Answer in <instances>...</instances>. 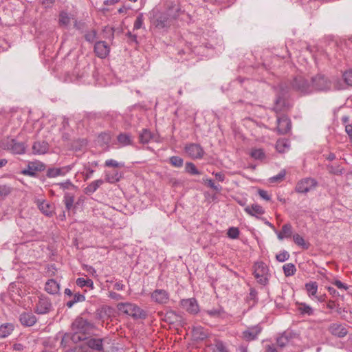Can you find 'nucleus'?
I'll list each match as a JSON object with an SVG mask.
<instances>
[{
	"label": "nucleus",
	"instance_id": "obj_1",
	"mask_svg": "<svg viewBox=\"0 0 352 352\" xmlns=\"http://www.w3.org/2000/svg\"><path fill=\"white\" fill-rule=\"evenodd\" d=\"M71 328L72 331L71 341L74 343H78L87 339V336L94 329V325L87 320L82 317H78L72 322Z\"/></svg>",
	"mask_w": 352,
	"mask_h": 352
},
{
	"label": "nucleus",
	"instance_id": "obj_2",
	"mask_svg": "<svg viewBox=\"0 0 352 352\" xmlns=\"http://www.w3.org/2000/svg\"><path fill=\"white\" fill-rule=\"evenodd\" d=\"M117 308L120 312L130 316L135 320L145 319L147 317L146 311L133 303L120 302L118 304Z\"/></svg>",
	"mask_w": 352,
	"mask_h": 352
},
{
	"label": "nucleus",
	"instance_id": "obj_3",
	"mask_svg": "<svg viewBox=\"0 0 352 352\" xmlns=\"http://www.w3.org/2000/svg\"><path fill=\"white\" fill-rule=\"evenodd\" d=\"M291 85L294 91L303 95L313 92L311 78L308 79L302 76H296L292 80Z\"/></svg>",
	"mask_w": 352,
	"mask_h": 352
},
{
	"label": "nucleus",
	"instance_id": "obj_4",
	"mask_svg": "<svg viewBox=\"0 0 352 352\" xmlns=\"http://www.w3.org/2000/svg\"><path fill=\"white\" fill-rule=\"evenodd\" d=\"M313 91H327L333 87L332 80L325 75L319 74L311 78Z\"/></svg>",
	"mask_w": 352,
	"mask_h": 352
},
{
	"label": "nucleus",
	"instance_id": "obj_5",
	"mask_svg": "<svg viewBox=\"0 0 352 352\" xmlns=\"http://www.w3.org/2000/svg\"><path fill=\"white\" fill-rule=\"evenodd\" d=\"M254 277L258 283L265 285L268 283V268L263 262H257L254 264Z\"/></svg>",
	"mask_w": 352,
	"mask_h": 352
},
{
	"label": "nucleus",
	"instance_id": "obj_6",
	"mask_svg": "<svg viewBox=\"0 0 352 352\" xmlns=\"http://www.w3.org/2000/svg\"><path fill=\"white\" fill-rule=\"evenodd\" d=\"M317 184L318 183L316 179L311 177H307L300 180L297 183L295 190L299 193H307L314 190L316 187Z\"/></svg>",
	"mask_w": 352,
	"mask_h": 352
},
{
	"label": "nucleus",
	"instance_id": "obj_7",
	"mask_svg": "<svg viewBox=\"0 0 352 352\" xmlns=\"http://www.w3.org/2000/svg\"><path fill=\"white\" fill-rule=\"evenodd\" d=\"M52 309V305L50 298L45 296H41L38 298L34 308V312L37 314H48Z\"/></svg>",
	"mask_w": 352,
	"mask_h": 352
},
{
	"label": "nucleus",
	"instance_id": "obj_8",
	"mask_svg": "<svg viewBox=\"0 0 352 352\" xmlns=\"http://www.w3.org/2000/svg\"><path fill=\"white\" fill-rule=\"evenodd\" d=\"M184 149L187 155L192 159H201L205 153L203 148L195 143L186 144Z\"/></svg>",
	"mask_w": 352,
	"mask_h": 352
},
{
	"label": "nucleus",
	"instance_id": "obj_9",
	"mask_svg": "<svg viewBox=\"0 0 352 352\" xmlns=\"http://www.w3.org/2000/svg\"><path fill=\"white\" fill-rule=\"evenodd\" d=\"M45 168V165L39 161L30 162L27 168L21 171V173L24 175L34 177L37 172L43 171Z\"/></svg>",
	"mask_w": 352,
	"mask_h": 352
},
{
	"label": "nucleus",
	"instance_id": "obj_10",
	"mask_svg": "<svg viewBox=\"0 0 352 352\" xmlns=\"http://www.w3.org/2000/svg\"><path fill=\"white\" fill-rule=\"evenodd\" d=\"M291 127V121L286 116H283L277 118L276 130L279 134L287 133L290 131Z\"/></svg>",
	"mask_w": 352,
	"mask_h": 352
},
{
	"label": "nucleus",
	"instance_id": "obj_11",
	"mask_svg": "<svg viewBox=\"0 0 352 352\" xmlns=\"http://www.w3.org/2000/svg\"><path fill=\"white\" fill-rule=\"evenodd\" d=\"M72 168L73 165H69L60 168H49L46 172V176L49 178H54L58 176H65L72 170Z\"/></svg>",
	"mask_w": 352,
	"mask_h": 352
},
{
	"label": "nucleus",
	"instance_id": "obj_12",
	"mask_svg": "<svg viewBox=\"0 0 352 352\" xmlns=\"http://www.w3.org/2000/svg\"><path fill=\"white\" fill-rule=\"evenodd\" d=\"M153 301L158 304H166L169 300V294L164 289H155L151 294Z\"/></svg>",
	"mask_w": 352,
	"mask_h": 352
},
{
	"label": "nucleus",
	"instance_id": "obj_13",
	"mask_svg": "<svg viewBox=\"0 0 352 352\" xmlns=\"http://www.w3.org/2000/svg\"><path fill=\"white\" fill-rule=\"evenodd\" d=\"M152 23L156 28L162 30L169 26V18L166 14L160 13L155 16Z\"/></svg>",
	"mask_w": 352,
	"mask_h": 352
},
{
	"label": "nucleus",
	"instance_id": "obj_14",
	"mask_svg": "<svg viewBox=\"0 0 352 352\" xmlns=\"http://www.w3.org/2000/svg\"><path fill=\"white\" fill-rule=\"evenodd\" d=\"M94 52L98 57L104 58L109 55L110 48L106 42L98 41L94 45Z\"/></svg>",
	"mask_w": 352,
	"mask_h": 352
},
{
	"label": "nucleus",
	"instance_id": "obj_15",
	"mask_svg": "<svg viewBox=\"0 0 352 352\" xmlns=\"http://www.w3.org/2000/svg\"><path fill=\"white\" fill-rule=\"evenodd\" d=\"M181 306L188 312L195 314L199 311V305L195 298L184 299L181 301Z\"/></svg>",
	"mask_w": 352,
	"mask_h": 352
},
{
	"label": "nucleus",
	"instance_id": "obj_16",
	"mask_svg": "<svg viewBox=\"0 0 352 352\" xmlns=\"http://www.w3.org/2000/svg\"><path fill=\"white\" fill-rule=\"evenodd\" d=\"M36 205L41 212L46 216H51L54 213V206L50 202L43 199H37Z\"/></svg>",
	"mask_w": 352,
	"mask_h": 352
},
{
	"label": "nucleus",
	"instance_id": "obj_17",
	"mask_svg": "<svg viewBox=\"0 0 352 352\" xmlns=\"http://www.w3.org/2000/svg\"><path fill=\"white\" fill-rule=\"evenodd\" d=\"M328 331L335 336L343 338L346 336L348 331L346 329L342 324L338 323H333L328 327Z\"/></svg>",
	"mask_w": 352,
	"mask_h": 352
},
{
	"label": "nucleus",
	"instance_id": "obj_18",
	"mask_svg": "<svg viewBox=\"0 0 352 352\" xmlns=\"http://www.w3.org/2000/svg\"><path fill=\"white\" fill-rule=\"evenodd\" d=\"M164 320L170 324L182 325L184 323L182 317L173 311H167L164 315Z\"/></svg>",
	"mask_w": 352,
	"mask_h": 352
},
{
	"label": "nucleus",
	"instance_id": "obj_19",
	"mask_svg": "<svg viewBox=\"0 0 352 352\" xmlns=\"http://www.w3.org/2000/svg\"><path fill=\"white\" fill-rule=\"evenodd\" d=\"M20 322L26 327L33 326L37 321L36 317L32 313H23L20 315Z\"/></svg>",
	"mask_w": 352,
	"mask_h": 352
},
{
	"label": "nucleus",
	"instance_id": "obj_20",
	"mask_svg": "<svg viewBox=\"0 0 352 352\" xmlns=\"http://www.w3.org/2000/svg\"><path fill=\"white\" fill-rule=\"evenodd\" d=\"M261 331V328L258 326L248 328L247 330L243 331V338L248 341L254 340L256 338Z\"/></svg>",
	"mask_w": 352,
	"mask_h": 352
},
{
	"label": "nucleus",
	"instance_id": "obj_21",
	"mask_svg": "<svg viewBox=\"0 0 352 352\" xmlns=\"http://www.w3.org/2000/svg\"><path fill=\"white\" fill-rule=\"evenodd\" d=\"M244 210L248 214L257 218L265 213L263 208L256 204L248 206Z\"/></svg>",
	"mask_w": 352,
	"mask_h": 352
},
{
	"label": "nucleus",
	"instance_id": "obj_22",
	"mask_svg": "<svg viewBox=\"0 0 352 352\" xmlns=\"http://www.w3.org/2000/svg\"><path fill=\"white\" fill-rule=\"evenodd\" d=\"M102 341L103 340L100 338H89L87 337V345L94 350H96L98 351H102Z\"/></svg>",
	"mask_w": 352,
	"mask_h": 352
},
{
	"label": "nucleus",
	"instance_id": "obj_23",
	"mask_svg": "<svg viewBox=\"0 0 352 352\" xmlns=\"http://www.w3.org/2000/svg\"><path fill=\"white\" fill-rule=\"evenodd\" d=\"M277 237L279 240H283L284 238H289L292 234V227L291 224L286 223L283 226L282 229L279 232H276Z\"/></svg>",
	"mask_w": 352,
	"mask_h": 352
},
{
	"label": "nucleus",
	"instance_id": "obj_24",
	"mask_svg": "<svg viewBox=\"0 0 352 352\" xmlns=\"http://www.w3.org/2000/svg\"><path fill=\"white\" fill-rule=\"evenodd\" d=\"M45 289L50 294H58L60 290L59 284L54 279H50L45 283Z\"/></svg>",
	"mask_w": 352,
	"mask_h": 352
},
{
	"label": "nucleus",
	"instance_id": "obj_25",
	"mask_svg": "<svg viewBox=\"0 0 352 352\" xmlns=\"http://www.w3.org/2000/svg\"><path fill=\"white\" fill-rule=\"evenodd\" d=\"M117 140L118 143L122 146L131 145L133 144V138L129 133H120L117 137Z\"/></svg>",
	"mask_w": 352,
	"mask_h": 352
},
{
	"label": "nucleus",
	"instance_id": "obj_26",
	"mask_svg": "<svg viewBox=\"0 0 352 352\" xmlns=\"http://www.w3.org/2000/svg\"><path fill=\"white\" fill-rule=\"evenodd\" d=\"M35 154H44L48 150V145L45 142H36L32 146Z\"/></svg>",
	"mask_w": 352,
	"mask_h": 352
},
{
	"label": "nucleus",
	"instance_id": "obj_27",
	"mask_svg": "<svg viewBox=\"0 0 352 352\" xmlns=\"http://www.w3.org/2000/svg\"><path fill=\"white\" fill-rule=\"evenodd\" d=\"M122 177V175L120 173H119L117 170L110 172V171H106L105 172V180L106 182L114 184L116 182H118L120 181V178Z\"/></svg>",
	"mask_w": 352,
	"mask_h": 352
},
{
	"label": "nucleus",
	"instance_id": "obj_28",
	"mask_svg": "<svg viewBox=\"0 0 352 352\" xmlns=\"http://www.w3.org/2000/svg\"><path fill=\"white\" fill-rule=\"evenodd\" d=\"M292 334L290 332H284L280 336H279L276 342L277 344L283 348L285 346L292 340Z\"/></svg>",
	"mask_w": 352,
	"mask_h": 352
},
{
	"label": "nucleus",
	"instance_id": "obj_29",
	"mask_svg": "<svg viewBox=\"0 0 352 352\" xmlns=\"http://www.w3.org/2000/svg\"><path fill=\"white\" fill-rule=\"evenodd\" d=\"M104 183L102 179H97L90 183L85 188V192L87 195L94 193Z\"/></svg>",
	"mask_w": 352,
	"mask_h": 352
},
{
	"label": "nucleus",
	"instance_id": "obj_30",
	"mask_svg": "<svg viewBox=\"0 0 352 352\" xmlns=\"http://www.w3.org/2000/svg\"><path fill=\"white\" fill-rule=\"evenodd\" d=\"M307 293L309 297L315 296L318 292V283L315 281L307 283L305 285Z\"/></svg>",
	"mask_w": 352,
	"mask_h": 352
},
{
	"label": "nucleus",
	"instance_id": "obj_31",
	"mask_svg": "<svg viewBox=\"0 0 352 352\" xmlns=\"http://www.w3.org/2000/svg\"><path fill=\"white\" fill-rule=\"evenodd\" d=\"M153 138L152 133L148 129H143L139 135L140 142L142 144H147Z\"/></svg>",
	"mask_w": 352,
	"mask_h": 352
},
{
	"label": "nucleus",
	"instance_id": "obj_32",
	"mask_svg": "<svg viewBox=\"0 0 352 352\" xmlns=\"http://www.w3.org/2000/svg\"><path fill=\"white\" fill-rule=\"evenodd\" d=\"M25 150L24 144L15 140L10 151L14 154H23L25 153Z\"/></svg>",
	"mask_w": 352,
	"mask_h": 352
},
{
	"label": "nucleus",
	"instance_id": "obj_33",
	"mask_svg": "<svg viewBox=\"0 0 352 352\" xmlns=\"http://www.w3.org/2000/svg\"><path fill=\"white\" fill-rule=\"evenodd\" d=\"M13 331V326L10 324H6L0 326V338L8 336Z\"/></svg>",
	"mask_w": 352,
	"mask_h": 352
},
{
	"label": "nucleus",
	"instance_id": "obj_34",
	"mask_svg": "<svg viewBox=\"0 0 352 352\" xmlns=\"http://www.w3.org/2000/svg\"><path fill=\"white\" fill-rule=\"evenodd\" d=\"M250 156L254 160H263L265 157V154L262 148H253L250 152Z\"/></svg>",
	"mask_w": 352,
	"mask_h": 352
},
{
	"label": "nucleus",
	"instance_id": "obj_35",
	"mask_svg": "<svg viewBox=\"0 0 352 352\" xmlns=\"http://www.w3.org/2000/svg\"><path fill=\"white\" fill-rule=\"evenodd\" d=\"M289 143L287 140H278L276 142V148L279 153H284L289 148Z\"/></svg>",
	"mask_w": 352,
	"mask_h": 352
},
{
	"label": "nucleus",
	"instance_id": "obj_36",
	"mask_svg": "<svg viewBox=\"0 0 352 352\" xmlns=\"http://www.w3.org/2000/svg\"><path fill=\"white\" fill-rule=\"evenodd\" d=\"M283 270L285 276H293L296 272V267L292 263H287L284 265L283 267Z\"/></svg>",
	"mask_w": 352,
	"mask_h": 352
},
{
	"label": "nucleus",
	"instance_id": "obj_37",
	"mask_svg": "<svg viewBox=\"0 0 352 352\" xmlns=\"http://www.w3.org/2000/svg\"><path fill=\"white\" fill-rule=\"evenodd\" d=\"M76 285L80 287H88L93 288L94 283L91 279H85L84 278H78L76 281Z\"/></svg>",
	"mask_w": 352,
	"mask_h": 352
},
{
	"label": "nucleus",
	"instance_id": "obj_38",
	"mask_svg": "<svg viewBox=\"0 0 352 352\" xmlns=\"http://www.w3.org/2000/svg\"><path fill=\"white\" fill-rule=\"evenodd\" d=\"M12 191V187L7 184H0V198H5Z\"/></svg>",
	"mask_w": 352,
	"mask_h": 352
},
{
	"label": "nucleus",
	"instance_id": "obj_39",
	"mask_svg": "<svg viewBox=\"0 0 352 352\" xmlns=\"http://www.w3.org/2000/svg\"><path fill=\"white\" fill-rule=\"evenodd\" d=\"M293 240L294 243L298 246H300L301 248L306 250L308 249L309 245L305 243L304 239L298 234H296L293 236Z\"/></svg>",
	"mask_w": 352,
	"mask_h": 352
},
{
	"label": "nucleus",
	"instance_id": "obj_40",
	"mask_svg": "<svg viewBox=\"0 0 352 352\" xmlns=\"http://www.w3.org/2000/svg\"><path fill=\"white\" fill-rule=\"evenodd\" d=\"M298 310L303 314H307L311 316L313 314L314 311L313 309L306 303H300L298 307Z\"/></svg>",
	"mask_w": 352,
	"mask_h": 352
},
{
	"label": "nucleus",
	"instance_id": "obj_41",
	"mask_svg": "<svg viewBox=\"0 0 352 352\" xmlns=\"http://www.w3.org/2000/svg\"><path fill=\"white\" fill-rule=\"evenodd\" d=\"M285 106V101L281 97H278L275 101V106L274 109L275 111L278 112L282 111Z\"/></svg>",
	"mask_w": 352,
	"mask_h": 352
},
{
	"label": "nucleus",
	"instance_id": "obj_42",
	"mask_svg": "<svg viewBox=\"0 0 352 352\" xmlns=\"http://www.w3.org/2000/svg\"><path fill=\"white\" fill-rule=\"evenodd\" d=\"M15 140H16L14 139H10L8 138L4 139L1 142V147L5 150L10 151L11 147L12 146V144Z\"/></svg>",
	"mask_w": 352,
	"mask_h": 352
},
{
	"label": "nucleus",
	"instance_id": "obj_43",
	"mask_svg": "<svg viewBox=\"0 0 352 352\" xmlns=\"http://www.w3.org/2000/svg\"><path fill=\"white\" fill-rule=\"evenodd\" d=\"M144 23V15L142 13H140L133 25V30H139L142 28Z\"/></svg>",
	"mask_w": 352,
	"mask_h": 352
},
{
	"label": "nucleus",
	"instance_id": "obj_44",
	"mask_svg": "<svg viewBox=\"0 0 352 352\" xmlns=\"http://www.w3.org/2000/svg\"><path fill=\"white\" fill-rule=\"evenodd\" d=\"M186 170L192 175H200V172L197 169L195 164L191 162L186 163Z\"/></svg>",
	"mask_w": 352,
	"mask_h": 352
},
{
	"label": "nucleus",
	"instance_id": "obj_45",
	"mask_svg": "<svg viewBox=\"0 0 352 352\" xmlns=\"http://www.w3.org/2000/svg\"><path fill=\"white\" fill-rule=\"evenodd\" d=\"M183 162V160L178 156H173L170 158V163L175 167H182Z\"/></svg>",
	"mask_w": 352,
	"mask_h": 352
},
{
	"label": "nucleus",
	"instance_id": "obj_46",
	"mask_svg": "<svg viewBox=\"0 0 352 352\" xmlns=\"http://www.w3.org/2000/svg\"><path fill=\"white\" fill-rule=\"evenodd\" d=\"M59 23L62 25H67L70 23V18L66 12H61L59 16Z\"/></svg>",
	"mask_w": 352,
	"mask_h": 352
},
{
	"label": "nucleus",
	"instance_id": "obj_47",
	"mask_svg": "<svg viewBox=\"0 0 352 352\" xmlns=\"http://www.w3.org/2000/svg\"><path fill=\"white\" fill-rule=\"evenodd\" d=\"M193 333L197 339L204 340L207 337L206 333L204 331L203 329L201 327H197L194 329Z\"/></svg>",
	"mask_w": 352,
	"mask_h": 352
},
{
	"label": "nucleus",
	"instance_id": "obj_48",
	"mask_svg": "<svg viewBox=\"0 0 352 352\" xmlns=\"http://www.w3.org/2000/svg\"><path fill=\"white\" fill-rule=\"evenodd\" d=\"M289 258V254L288 252L283 250L280 252L279 254H276V258L279 262H284L287 261Z\"/></svg>",
	"mask_w": 352,
	"mask_h": 352
},
{
	"label": "nucleus",
	"instance_id": "obj_49",
	"mask_svg": "<svg viewBox=\"0 0 352 352\" xmlns=\"http://www.w3.org/2000/svg\"><path fill=\"white\" fill-rule=\"evenodd\" d=\"M343 78L346 85L352 86V69L346 71L343 74Z\"/></svg>",
	"mask_w": 352,
	"mask_h": 352
},
{
	"label": "nucleus",
	"instance_id": "obj_50",
	"mask_svg": "<svg viewBox=\"0 0 352 352\" xmlns=\"http://www.w3.org/2000/svg\"><path fill=\"white\" fill-rule=\"evenodd\" d=\"M74 199L72 196H70L69 195H66L64 197V202L65 204L66 208L69 210L73 206Z\"/></svg>",
	"mask_w": 352,
	"mask_h": 352
},
{
	"label": "nucleus",
	"instance_id": "obj_51",
	"mask_svg": "<svg viewBox=\"0 0 352 352\" xmlns=\"http://www.w3.org/2000/svg\"><path fill=\"white\" fill-rule=\"evenodd\" d=\"M97 32L95 30H92L91 31L87 32L85 35V38L87 41L89 43H93L96 38Z\"/></svg>",
	"mask_w": 352,
	"mask_h": 352
},
{
	"label": "nucleus",
	"instance_id": "obj_52",
	"mask_svg": "<svg viewBox=\"0 0 352 352\" xmlns=\"http://www.w3.org/2000/svg\"><path fill=\"white\" fill-rule=\"evenodd\" d=\"M104 165L108 167H114V168L124 166L123 164L119 163L117 161L112 160V159L106 160Z\"/></svg>",
	"mask_w": 352,
	"mask_h": 352
},
{
	"label": "nucleus",
	"instance_id": "obj_53",
	"mask_svg": "<svg viewBox=\"0 0 352 352\" xmlns=\"http://www.w3.org/2000/svg\"><path fill=\"white\" fill-rule=\"evenodd\" d=\"M228 235L231 239H237L239 235V230L238 228L232 227L228 231Z\"/></svg>",
	"mask_w": 352,
	"mask_h": 352
},
{
	"label": "nucleus",
	"instance_id": "obj_54",
	"mask_svg": "<svg viewBox=\"0 0 352 352\" xmlns=\"http://www.w3.org/2000/svg\"><path fill=\"white\" fill-rule=\"evenodd\" d=\"M328 169L331 173L337 175H340L343 173V168H340L339 166L337 167H334L333 166H329Z\"/></svg>",
	"mask_w": 352,
	"mask_h": 352
},
{
	"label": "nucleus",
	"instance_id": "obj_55",
	"mask_svg": "<svg viewBox=\"0 0 352 352\" xmlns=\"http://www.w3.org/2000/svg\"><path fill=\"white\" fill-rule=\"evenodd\" d=\"M57 185L59 186L60 188L63 190L70 189V188H73L75 187V186L69 179H67L65 182L58 183V184H57Z\"/></svg>",
	"mask_w": 352,
	"mask_h": 352
},
{
	"label": "nucleus",
	"instance_id": "obj_56",
	"mask_svg": "<svg viewBox=\"0 0 352 352\" xmlns=\"http://www.w3.org/2000/svg\"><path fill=\"white\" fill-rule=\"evenodd\" d=\"M206 183L208 184V186L215 190L216 192H220L221 190V186L219 185H215L214 182L210 179H206Z\"/></svg>",
	"mask_w": 352,
	"mask_h": 352
},
{
	"label": "nucleus",
	"instance_id": "obj_57",
	"mask_svg": "<svg viewBox=\"0 0 352 352\" xmlns=\"http://www.w3.org/2000/svg\"><path fill=\"white\" fill-rule=\"evenodd\" d=\"M285 176V171L281 170L277 175L270 178L272 182H278L281 181Z\"/></svg>",
	"mask_w": 352,
	"mask_h": 352
},
{
	"label": "nucleus",
	"instance_id": "obj_58",
	"mask_svg": "<svg viewBox=\"0 0 352 352\" xmlns=\"http://www.w3.org/2000/svg\"><path fill=\"white\" fill-rule=\"evenodd\" d=\"M214 346L218 352H226L223 343L220 340H215Z\"/></svg>",
	"mask_w": 352,
	"mask_h": 352
},
{
	"label": "nucleus",
	"instance_id": "obj_59",
	"mask_svg": "<svg viewBox=\"0 0 352 352\" xmlns=\"http://www.w3.org/2000/svg\"><path fill=\"white\" fill-rule=\"evenodd\" d=\"M71 336H72V334H69V333H65L64 335V336L63 337L62 340H61V345L63 347H66L68 345L69 341L71 340Z\"/></svg>",
	"mask_w": 352,
	"mask_h": 352
},
{
	"label": "nucleus",
	"instance_id": "obj_60",
	"mask_svg": "<svg viewBox=\"0 0 352 352\" xmlns=\"http://www.w3.org/2000/svg\"><path fill=\"white\" fill-rule=\"evenodd\" d=\"M83 269H84V270H85L87 273H89V274H91V276H97V274H96V270H95L92 266L85 265L83 267Z\"/></svg>",
	"mask_w": 352,
	"mask_h": 352
},
{
	"label": "nucleus",
	"instance_id": "obj_61",
	"mask_svg": "<svg viewBox=\"0 0 352 352\" xmlns=\"http://www.w3.org/2000/svg\"><path fill=\"white\" fill-rule=\"evenodd\" d=\"M73 299L76 303L78 302H83L85 300V297L84 295L80 294L79 293H76L74 295Z\"/></svg>",
	"mask_w": 352,
	"mask_h": 352
},
{
	"label": "nucleus",
	"instance_id": "obj_62",
	"mask_svg": "<svg viewBox=\"0 0 352 352\" xmlns=\"http://www.w3.org/2000/svg\"><path fill=\"white\" fill-rule=\"evenodd\" d=\"M333 285H335L339 289H343L344 290H347L348 289V286L346 285L345 284H344L343 283H342L340 280H336L333 283Z\"/></svg>",
	"mask_w": 352,
	"mask_h": 352
},
{
	"label": "nucleus",
	"instance_id": "obj_63",
	"mask_svg": "<svg viewBox=\"0 0 352 352\" xmlns=\"http://www.w3.org/2000/svg\"><path fill=\"white\" fill-rule=\"evenodd\" d=\"M258 195L261 198H263L265 200L270 201L271 199L270 196L267 194V191L265 190H259Z\"/></svg>",
	"mask_w": 352,
	"mask_h": 352
},
{
	"label": "nucleus",
	"instance_id": "obj_64",
	"mask_svg": "<svg viewBox=\"0 0 352 352\" xmlns=\"http://www.w3.org/2000/svg\"><path fill=\"white\" fill-rule=\"evenodd\" d=\"M74 27L76 29L82 31L85 28L86 24L85 22L76 21L74 23Z\"/></svg>",
	"mask_w": 352,
	"mask_h": 352
}]
</instances>
